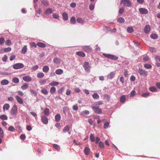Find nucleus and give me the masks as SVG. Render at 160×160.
<instances>
[{"label": "nucleus", "mask_w": 160, "mask_h": 160, "mask_svg": "<svg viewBox=\"0 0 160 160\" xmlns=\"http://www.w3.org/2000/svg\"><path fill=\"white\" fill-rule=\"evenodd\" d=\"M89 9L91 10V11H92L94 9V5L92 4H91L90 5H89Z\"/></svg>", "instance_id": "57"}, {"label": "nucleus", "mask_w": 160, "mask_h": 160, "mask_svg": "<svg viewBox=\"0 0 160 160\" xmlns=\"http://www.w3.org/2000/svg\"><path fill=\"white\" fill-rule=\"evenodd\" d=\"M30 45L32 47H33L34 48H36L37 47V44H36L34 42H32L30 43Z\"/></svg>", "instance_id": "64"}, {"label": "nucleus", "mask_w": 160, "mask_h": 160, "mask_svg": "<svg viewBox=\"0 0 160 160\" xmlns=\"http://www.w3.org/2000/svg\"><path fill=\"white\" fill-rule=\"evenodd\" d=\"M65 90V88L64 87H62L61 88H60L58 90V93H62Z\"/></svg>", "instance_id": "52"}, {"label": "nucleus", "mask_w": 160, "mask_h": 160, "mask_svg": "<svg viewBox=\"0 0 160 160\" xmlns=\"http://www.w3.org/2000/svg\"><path fill=\"white\" fill-rule=\"evenodd\" d=\"M83 67L86 71L89 72L90 71V67L88 62H84L83 64Z\"/></svg>", "instance_id": "5"}, {"label": "nucleus", "mask_w": 160, "mask_h": 160, "mask_svg": "<svg viewBox=\"0 0 160 160\" xmlns=\"http://www.w3.org/2000/svg\"><path fill=\"white\" fill-rule=\"evenodd\" d=\"M89 113V112L88 110H84L81 112V114L82 116L88 115Z\"/></svg>", "instance_id": "31"}, {"label": "nucleus", "mask_w": 160, "mask_h": 160, "mask_svg": "<svg viewBox=\"0 0 160 160\" xmlns=\"http://www.w3.org/2000/svg\"><path fill=\"white\" fill-rule=\"evenodd\" d=\"M144 67L147 69H150L152 68V66L149 64H145L144 65Z\"/></svg>", "instance_id": "43"}, {"label": "nucleus", "mask_w": 160, "mask_h": 160, "mask_svg": "<svg viewBox=\"0 0 160 160\" xmlns=\"http://www.w3.org/2000/svg\"><path fill=\"white\" fill-rule=\"evenodd\" d=\"M150 26L149 25H146L144 28L145 33H148L150 31Z\"/></svg>", "instance_id": "10"}, {"label": "nucleus", "mask_w": 160, "mask_h": 160, "mask_svg": "<svg viewBox=\"0 0 160 160\" xmlns=\"http://www.w3.org/2000/svg\"><path fill=\"white\" fill-rule=\"evenodd\" d=\"M2 85H6L9 83V81L6 79H4L2 80L1 82Z\"/></svg>", "instance_id": "21"}, {"label": "nucleus", "mask_w": 160, "mask_h": 160, "mask_svg": "<svg viewBox=\"0 0 160 160\" xmlns=\"http://www.w3.org/2000/svg\"><path fill=\"white\" fill-rule=\"evenodd\" d=\"M52 10L51 8L47 9L45 11V14L47 15H48L52 12Z\"/></svg>", "instance_id": "14"}, {"label": "nucleus", "mask_w": 160, "mask_h": 160, "mask_svg": "<svg viewBox=\"0 0 160 160\" xmlns=\"http://www.w3.org/2000/svg\"><path fill=\"white\" fill-rule=\"evenodd\" d=\"M8 130L10 131H12V132H13L15 131V129L12 126H11L9 127Z\"/></svg>", "instance_id": "58"}, {"label": "nucleus", "mask_w": 160, "mask_h": 160, "mask_svg": "<svg viewBox=\"0 0 160 160\" xmlns=\"http://www.w3.org/2000/svg\"><path fill=\"white\" fill-rule=\"evenodd\" d=\"M72 109L74 110L77 111L78 109V107L77 105H74L72 106Z\"/></svg>", "instance_id": "62"}, {"label": "nucleus", "mask_w": 160, "mask_h": 160, "mask_svg": "<svg viewBox=\"0 0 160 160\" xmlns=\"http://www.w3.org/2000/svg\"><path fill=\"white\" fill-rule=\"evenodd\" d=\"M142 96L143 97H148L150 95V93L148 92L142 94Z\"/></svg>", "instance_id": "55"}, {"label": "nucleus", "mask_w": 160, "mask_h": 160, "mask_svg": "<svg viewBox=\"0 0 160 160\" xmlns=\"http://www.w3.org/2000/svg\"><path fill=\"white\" fill-rule=\"evenodd\" d=\"M27 50V46H24L21 50V52L23 54H25Z\"/></svg>", "instance_id": "34"}, {"label": "nucleus", "mask_w": 160, "mask_h": 160, "mask_svg": "<svg viewBox=\"0 0 160 160\" xmlns=\"http://www.w3.org/2000/svg\"><path fill=\"white\" fill-rule=\"evenodd\" d=\"M41 92L42 93L45 95L47 94L48 93V90L44 88L42 89L41 90Z\"/></svg>", "instance_id": "47"}, {"label": "nucleus", "mask_w": 160, "mask_h": 160, "mask_svg": "<svg viewBox=\"0 0 160 160\" xmlns=\"http://www.w3.org/2000/svg\"><path fill=\"white\" fill-rule=\"evenodd\" d=\"M104 98L106 99L108 101L110 100V96L108 94H106L104 95Z\"/></svg>", "instance_id": "48"}, {"label": "nucleus", "mask_w": 160, "mask_h": 160, "mask_svg": "<svg viewBox=\"0 0 160 160\" xmlns=\"http://www.w3.org/2000/svg\"><path fill=\"white\" fill-rule=\"evenodd\" d=\"M92 97L94 99H98L99 98V95L97 93H94L92 95Z\"/></svg>", "instance_id": "36"}, {"label": "nucleus", "mask_w": 160, "mask_h": 160, "mask_svg": "<svg viewBox=\"0 0 160 160\" xmlns=\"http://www.w3.org/2000/svg\"><path fill=\"white\" fill-rule=\"evenodd\" d=\"M5 39L3 38H0V44H3L5 42Z\"/></svg>", "instance_id": "54"}, {"label": "nucleus", "mask_w": 160, "mask_h": 160, "mask_svg": "<svg viewBox=\"0 0 160 160\" xmlns=\"http://www.w3.org/2000/svg\"><path fill=\"white\" fill-rule=\"evenodd\" d=\"M0 118L3 120H6L8 119V117L5 115H2L0 116Z\"/></svg>", "instance_id": "42"}, {"label": "nucleus", "mask_w": 160, "mask_h": 160, "mask_svg": "<svg viewBox=\"0 0 160 160\" xmlns=\"http://www.w3.org/2000/svg\"><path fill=\"white\" fill-rule=\"evenodd\" d=\"M41 121L45 124H47L48 123V118L44 116L41 117Z\"/></svg>", "instance_id": "9"}, {"label": "nucleus", "mask_w": 160, "mask_h": 160, "mask_svg": "<svg viewBox=\"0 0 160 160\" xmlns=\"http://www.w3.org/2000/svg\"><path fill=\"white\" fill-rule=\"evenodd\" d=\"M16 99L17 102L20 104H22L23 103V101L22 99L18 96H16Z\"/></svg>", "instance_id": "12"}, {"label": "nucleus", "mask_w": 160, "mask_h": 160, "mask_svg": "<svg viewBox=\"0 0 160 160\" xmlns=\"http://www.w3.org/2000/svg\"><path fill=\"white\" fill-rule=\"evenodd\" d=\"M103 55L105 57L111 59L116 60L118 59V57L110 54H107L104 53L103 54Z\"/></svg>", "instance_id": "2"}, {"label": "nucleus", "mask_w": 160, "mask_h": 160, "mask_svg": "<svg viewBox=\"0 0 160 160\" xmlns=\"http://www.w3.org/2000/svg\"><path fill=\"white\" fill-rule=\"evenodd\" d=\"M36 14H40L42 12V10L41 8H39L38 10L36 11Z\"/></svg>", "instance_id": "60"}, {"label": "nucleus", "mask_w": 160, "mask_h": 160, "mask_svg": "<svg viewBox=\"0 0 160 160\" xmlns=\"http://www.w3.org/2000/svg\"><path fill=\"white\" fill-rule=\"evenodd\" d=\"M24 65L22 63H16L13 66V68L15 69H18L23 68Z\"/></svg>", "instance_id": "7"}, {"label": "nucleus", "mask_w": 160, "mask_h": 160, "mask_svg": "<svg viewBox=\"0 0 160 160\" xmlns=\"http://www.w3.org/2000/svg\"><path fill=\"white\" fill-rule=\"evenodd\" d=\"M90 139L91 141L92 142H93L95 141V139L93 134L92 133H91L90 135Z\"/></svg>", "instance_id": "46"}, {"label": "nucleus", "mask_w": 160, "mask_h": 160, "mask_svg": "<svg viewBox=\"0 0 160 160\" xmlns=\"http://www.w3.org/2000/svg\"><path fill=\"white\" fill-rule=\"evenodd\" d=\"M70 23L72 24H74L76 23V20L75 17H72L70 19Z\"/></svg>", "instance_id": "23"}, {"label": "nucleus", "mask_w": 160, "mask_h": 160, "mask_svg": "<svg viewBox=\"0 0 160 160\" xmlns=\"http://www.w3.org/2000/svg\"><path fill=\"white\" fill-rule=\"evenodd\" d=\"M90 149L87 147L85 148L84 149V152L86 155H88L90 153Z\"/></svg>", "instance_id": "22"}, {"label": "nucleus", "mask_w": 160, "mask_h": 160, "mask_svg": "<svg viewBox=\"0 0 160 160\" xmlns=\"http://www.w3.org/2000/svg\"><path fill=\"white\" fill-rule=\"evenodd\" d=\"M77 22L79 23L82 24L83 23V21L82 19L81 18H78L77 19Z\"/></svg>", "instance_id": "49"}, {"label": "nucleus", "mask_w": 160, "mask_h": 160, "mask_svg": "<svg viewBox=\"0 0 160 160\" xmlns=\"http://www.w3.org/2000/svg\"><path fill=\"white\" fill-rule=\"evenodd\" d=\"M53 147L54 148L58 151H59L60 149V146L57 144H53Z\"/></svg>", "instance_id": "30"}, {"label": "nucleus", "mask_w": 160, "mask_h": 160, "mask_svg": "<svg viewBox=\"0 0 160 160\" xmlns=\"http://www.w3.org/2000/svg\"><path fill=\"white\" fill-rule=\"evenodd\" d=\"M12 81L15 83H18L19 82V80L18 78L15 77L12 78Z\"/></svg>", "instance_id": "33"}, {"label": "nucleus", "mask_w": 160, "mask_h": 160, "mask_svg": "<svg viewBox=\"0 0 160 160\" xmlns=\"http://www.w3.org/2000/svg\"><path fill=\"white\" fill-rule=\"evenodd\" d=\"M126 100V98L125 95H123L120 98V100L121 102L123 103L125 102Z\"/></svg>", "instance_id": "24"}, {"label": "nucleus", "mask_w": 160, "mask_h": 160, "mask_svg": "<svg viewBox=\"0 0 160 160\" xmlns=\"http://www.w3.org/2000/svg\"><path fill=\"white\" fill-rule=\"evenodd\" d=\"M150 50L151 52H156V49L153 48H150Z\"/></svg>", "instance_id": "61"}, {"label": "nucleus", "mask_w": 160, "mask_h": 160, "mask_svg": "<svg viewBox=\"0 0 160 160\" xmlns=\"http://www.w3.org/2000/svg\"><path fill=\"white\" fill-rule=\"evenodd\" d=\"M98 146L100 148L102 149H103L104 148V143L102 142H99Z\"/></svg>", "instance_id": "32"}, {"label": "nucleus", "mask_w": 160, "mask_h": 160, "mask_svg": "<svg viewBox=\"0 0 160 160\" xmlns=\"http://www.w3.org/2000/svg\"><path fill=\"white\" fill-rule=\"evenodd\" d=\"M59 84V82H54L49 84V85L52 86H57Z\"/></svg>", "instance_id": "51"}, {"label": "nucleus", "mask_w": 160, "mask_h": 160, "mask_svg": "<svg viewBox=\"0 0 160 160\" xmlns=\"http://www.w3.org/2000/svg\"><path fill=\"white\" fill-rule=\"evenodd\" d=\"M127 32L129 33H132L134 31V29L132 27H128L127 29Z\"/></svg>", "instance_id": "29"}, {"label": "nucleus", "mask_w": 160, "mask_h": 160, "mask_svg": "<svg viewBox=\"0 0 160 160\" xmlns=\"http://www.w3.org/2000/svg\"><path fill=\"white\" fill-rule=\"evenodd\" d=\"M44 76V74L42 72L38 73L37 74V77L39 78H42Z\"/></svg>", "instance_id": "45"}, {"label": "nucleus", "mask_w": 160, "mask_h": 160, "mask_svg": "<svg viewBox=\"0 0 160 160\" xmlns=\"http://www.w3.org/2000/svg\"><path fill=\"white\" fill-rule=\"evenodd\" d=\"M49 70V68L47 66H44L42 68V71L44 72H48Z\"/></svg>", "instance_id": "26"}, {"label": "nucleus", "mask_w": 160, "mask_h": 160, "mask_svg": "<svg viewBox=\"0 0 160 160\" xmlns=\"http://www.w3.org/2000/svg\"><path fill=\"white\" fill-rule=\"evenodd\" d=\"M41 3L45 6L47 7L49 5V2L47 0H42Z\"/></svg>", "instance_id": "18"}, {"label": "nucleus", "mask_w": 160, "mask_h": 160, "mask_svg": "<svg viewBox=\"0 0 160 160\" xmlns=\"http://www.w3.org/2000/svg\"><path fill=\"white\" fill-rule=\"evenodd\" d=\"M121 3L124 5L130 7L131 6V3L129 0H121Z\"/></svg>", "instance_id": "3"}, {"label": "nucleus", "mask_w": 160, "mask_h": 160, "mask_svg": "<svg viewBox=\"0 0 160 160\" xmlns=\"http://www.w3.org/2000/svg\"><path fill=\"white\" fill-rule=\"evenodd\" d=\"M11 50V48L10 47H8V48H5L4 49V51L5 52H10Z\"/></svg>", "instance_id": "63"}, {"label": "nucleus", "mask_w": 160, "mask_h": 160, "mask_svg": "<svg viewBox=\"0 0 160 160\" xmlns=\"http://www.w3.org/2000/svg\"><path fill=\"white\" fill-rule=\"evenodd\" d=\"M18 112L17 107L16 105H14L12 107L10 113L12 116H16Z\"/></svg>", "instance_id": "1"}, {"label": "nucleus", "mask_w": 160, "mask_h": 160, "mask_svg": "<svg viewBox=\"0 0 160 160\" xmlns=\"http://www.w3.org/2000/svg\"><path fill=\"white\" fill-rule=\"evenodd\" d=\"M115 73L113 72H110L107 78L110 79H111L113 78L115 75Z\"/></svg>", "instance_id": "15"}, {"label": "nucleus", "mask_w": 160, "mask_h": 160, "mask_svg": "<svg viewBox=\"0 0 160 160\" xmlns=\"http://www.w3.org/2000/svg\"><path fill=\"white\" fill-rule=\"evenodd\" d=\"M118 21L120 23H123L125 22L124 19L122 17L119 18L117 19Z\"/></svg>", "instance_id": "44"}, {"label": "nucleus", "mask_w": 160, "mask_h": 160, "mask_svg": "<svg viewBox=\"0 0 160 160\" xmlns=\"http://www.w3.org/2000/svg\"><path fill=\"white\" fill-rule=\"evenodd\" d=\"M37 45L41 48H45L46 47V45L44 43L41 42L38 43Z\"/></svg>", "instance_id": "27"}, {"label": "nucleus", "mask_w": 160, "mask_h": 160, "mask_svg": "<svg viewBox=\"0 0 160 160\" xmlns=\"http://www.w3.org/2000/svg\"><path fill=\"white\" fill-rule=\"evenodd\" d=\"M149 90L152 92H155L157 91V88L155 87H152L149 88Z\"/></svg>", "instance_id": "40"}, {"label": "nucleus", "mask_w": 160, "mask_h": 160, "mask_svg": "<svg viewBox=\"0 0 160 160\" xmlns=\"http://www.w3.org/2000/svg\"><path fill=\"white\" fill-rule=\"evenodd\" d=\"M30 91L31 92V94L32 95H33L34 96H37V93L35 90L33 89H31L30 90Z\"/></svg>", "instance_id": "39"}, {"label": "nucleus", "mask_w": 160, "mask_h": 160, "mask_svg": "<svg viewBox=\"0 0 160 160\" xmlns=\"http://www.w3.org/2000/svg\"><path fill=\"white\" fill-rule=\"evenodd\" d=\"M109 122H106L104 124V128H107L109 126Z\"/></svg>", "instance_id": "53"}, {"label": "nucleus", "mask_w": 160, "mask_h": 160, "mask_svg": "<svg viewBox=\"0 0 160 160\" xmlns=\"http://www.w3.org/2000/svg\"><path fill=\"white\" fill-rule=\"evenodd\" d=\"M150 37L152 39H156L158 38V36L156 34L153 33L150 35Z\"/></svg>", "instance_id": "38"}, {"label": "nucleus", "mask_w": 160, "mask_h": 160, "mask_svg": "<svg viewBox=\"0 0 160 160\" xmlns=\"http://www.w3.org/2000/svg\"><path fill=\"white\" fill-rule=\"evenodd\" d=\"M53 17L55 19H58L59 18V16L58 14H56L55 13H53Z\"/></svg>", "instance_id": "56"}, {"label": "nucleus", "mask_w": 160, "mask_h": 160, "mask_svg": "<svg viewBox=\"0 0 160 160\" xmlns=\"http://www.w3.org/2000/svg\"><path fill=\"white\" fill-rule=\"evenodd\" d=\"M70 130V127L69 126L67 125L64 127L63 129V132H66Z\"/></svg>", "instance_id": "37"}, {"label": "nucleus", "mask_w": 160, "mask_h": 160, "mask_svg": "<svg viewBox=\"0 0 160 160\" xmlns=\"http://www.w3.org/2000/svg\"><path fill=\"white\" fill-rule=\"evenodd\" d=\"M44 113L45 115L48 116L50 114L49 108H45L44 111Z\"/></svg>", "instance_id": "25"}, {"label": "nucleus", "mask_w": 160, "mask_h": 160, "mask_svg": "<svg viewBox=\"0 0 160 160\" xmlns=\"http://www.w3.org/2000/svg\"><path fill=\"white\" fill-rule=\"evenodd\" d=\"M84 50L87 52H89L91 51V48L89 46L84 47L83 48Z\"/></svg>", "instance_id": "13"}, {"label": "nucleus", "mask_w": 160, "mask_h": 160, "mask_svg": "<svg viewBox=\"0 0 160 160\" xmlns=\"http://www.w3.org/2000/svg\"><path fill=\"white\" fill-rule=\"evenodd\" d=\"M4 133L2 129L0 127V137L2 138L4 136Z\"/></svg>", "instance_id": "50"}, {"label": "nucleus", "mask_w": 160, "mask_h": 160, "mask_svg": "<svg viewBox=\"0 0 160 160\" xmlns=\"http://www.w3.org/2000/svg\"><path fill=\"white\" fill-rule=\"evenodd\" d=\"M140 13L142 14H146L148 13V10L144 8H140L139 9Z\"/></svg>", "instance_id": "8"}, {"label": "nucleus", "mask_w": 160, "mask_h": 160, "mask_svg": "<svg viewBox=\"0 0 160 160\" xmlns=\"http://www.w3.org/2000/svg\"><path fill=\"white\" fill-rule=\"evenodd\" d=\"M55 120L56 122H59L61 119V117L60 114H57L55 117Z\"/></svg>", "instance_id": "20"}, {"label": "nucleus", "mask_w": 160, "mask_h": 160, "mask_svg": "<svg viewBox=\"0 0 160 160\" xmlns=\"http://www.w3.org/2000/svg\"><path fill=\"white\" fill-rule=\"evenodd\" d=\"M6 44L8 45H10L12 44L10 40H7L5 42Z\"/></svg>", "instance_id": "59"}, {"label": "nucleus", "mask_w": 160, "mask_h": 160, "mask_svg": "<svg viewBox=\"0 0 160 160\" xmlns=\"http://www.w3.org/2000/svg\"><path fill=\"white\" fill-rule=\"evenodd\" d=\"M76 54L80 56L81 57H84L85 56V53L82 51L78 52H76Z\"/></svg>", "instance_id": "16"}, {"label": "nucleus", "mask_w": 160, "mask_h": 160, "mask_svg": "<svg viewBox=\"0 0 160 160\" xmlns=\"http://www.w3.org/2000/svg\"><path fill=\"white\" fill-rule=\"evenodd\" d=\"M63 72V71L61 69H57L55 72L56 73L57 75H60L62 74Z\"/></svg>", "instance_id": "35"}, {"label": "nucleus", "mask_w": 160, "mask_h": 160, "mask_svg": "<svg viewBox=\"0 0 160 160\" xmlns=\"http://www.w3.org/2000/svg\"><path fill=\"white\" fill-rule=\"evenodd\" d=\"M62 17L64 20L67 21L68 18V15L67 13L66 12L63 13L62 14Z\"/></svg>", "instance_id": "19"}, {"label": "nucleus", "mask_w": 160, "mask_h": 160, "mask_svg": "<svg viewBox=\"0 0 160 160\" xmlns=\"http://www.w3.org/2000/svg\"><path fill=\"white\" fill-rule=\"evenodd\" d=\"M28 87V85L26 83H24L21 87V89L23 90L27 89Z\"/></svg>", "instance_id": "17"}, {"label": "nucleus", "mask_w": 160, "mask_h": 160, "mask_svg": "<svg viewBox=\"0 0 160 160\" xmlns=\"http://www.w3.org/2000/svg\"><path fill=\"white\" fill-rule=\"evenodd\" d=\"M56 91V88L54 87H52L50 89V92L51 94H53Z\"/></svg>", "instance_id": "41"}, {"label": "nucleus", "mask_w": 160, "mask_h": 160, "mask_svg": "<svg viewBox=\"0 0 160 160\" xmlns=\"http://www.w3.org/2000/svg\"><path fill=\"white\" fill-rule=\"evenodd\" d=\"M23 80L25 82H29L32 81V78L29 76H24L22 78Z\"/></svg>", "instance_id": "11"}, {"label": "nucleus", "mask_w": 160, "mask_h": 160, "mask_svg": "<svg viewBox=\"0 0 160 160\" xmlns=\"http://www.w3.org/2000/svg\"><path fill=\"white\" fill-rule=\"evenodd\" d=\"M138 72L140 75L144 77H146L147 75V72L142 68H139Z\"/></svg>", "instance_id": "4"}, {"label": "nucleus", "mask_w": 160, "mask_h": 160, "mask_svg": "<svg viewBox=\"0 0 160 160\" xmlns=\"http://www.w3.org/2000/svg\"><path fill=\"white\" fill-rule=\"evenodd\" d=\"M92 108L93 110H94V112L96 113L100 114L102 112L101 109L99 108L98 106L95 107L92 106Z\"/></svg>", "instance_id": "6"}, {"label": "nucleus", "mask_w": 160, "mask_h": 160, "mask_svg": "<svg viewBox=\"0 0 160 160\" xmlns=\"http://www.w3.org/2000/svg\"><path fill=\"white\" fill-rule=\"evenodd\" d=\"M10 108V106L9 104L8 103H6L4 105L3 107V109L4 111L5 109L7 110H8Z\"/></svg>", "instance_id": "28"}]
</instances>
